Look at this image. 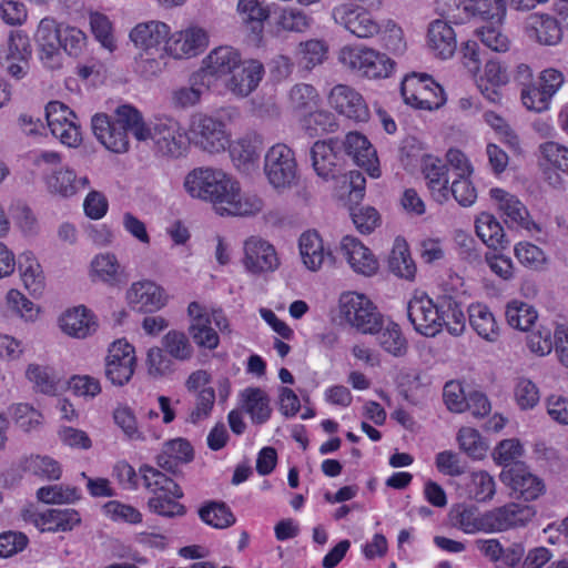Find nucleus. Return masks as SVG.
I'll list each match as a JSON object with an SVG mask.
<instances>
[{
    "label": "nucleus",
    "instance_id": "f257e3e1",
    "mask_svg": "<svg viewBox=\"0 0 568 568\" xmlns=\"http://www.w3.org/2000/svg\"><path fill=\"white\" fill-rule=\"evenodd\" d=\"M184 189L192 197L210 202L220 215H255L264 206L260 196L242 194L239 182L219 169L192 170L184 179Z\"/></svg>",
    "mask_w": 568,
    "mask_h": 568
},
{
    "label": "nucleus",
    "instance_id": "f03ea898",
    "mask_svg": "<svg viewBox=\"0 0 568 568\" xmlns=\"http://www.w3.org/2000/svg\"><path fill=\"white\" fill-rule=\"evenodd\" d=\"M91 124L95 138L114 153H124L129 150V132L138 141H146L150 135L142 114L129 104L118 106L112 116L105 113L95 114Z\"/></svg>",
    "mask_w": 568,
    "mask_h": 568
},
{
    "label": "nucleus",
    "instance_id": "7ed1b4c3",
    "mask_svg": "<svg viewBox=\"0 0 568 568\" xmlns=\"http://www.w3.org/2000/svg\"><path fill=\"white\" fill-rule=\"evenodd\" d=\"M140 473L145 488L154 494L148 503L152 511L165 517L184 515L185 507L175 500L183 497V491L173 479L148 465L141 466Z\"/></svg>",
    "mask_w": 568,
    "mask_h": 568
},
{
    "label": "nucleus",
    "instance_id": "20e7f679",
    "mask_svg": "<svg viewBox=\"0 0 568 568\" xmlns=\"http://www.w3.org/2000/svg\"><path fill=\"white\" fill-rule=\"evenodd\" d=\"M341 317L363 334H375L383 327V316L364 294L343 293L339 297Z\"/></svg>",
    "mask_w": 568,
    "mask_h": 568
},
{
    "label": "nucleus",
    "instance_id": "39448f33",
    "mask_svg": "<svg viewBox=\"0 0 568 568\" xmlns=\"http://www.w3.org/2000/svg\"><path fill=\"white\" fill-rule=\"evenodd\" d=\"M400 93L406 104L420 110H437L446 102L444 89L425 73L406 75L402 81Z\"/></svg>",
    "mask_w": 568,
    "mask_h": 568
},
{
    "label": "nucleus",
    "instance_id": "423d86ee",
    "mask_svg": "<svg viewBox=\"0 0 568 568\" xmlns=\"http://www.w3.org/2000/svg\"><path fill=\"white\" fill-rule=\"evenodd\" d=\"M264 173L268 183L278 192L295 185L297 163L293 150L281 143L273 145L265 154Z\"/></svg>",
    "mask_w": 568,
    "mask_h": 568
},
{
    "label": "nucleus",
    "instance_id": "0eeeda50",
    "mask_svg": "<svg viewBox=\"0 0 568 568\" xmlns=\"http://www.w3.org/2000/svg\"><path fill=\"white\" fill-rule=\"evenodd\" d=\"M149 139L153 141L155 153L178 159L182 156L187 148L185 132L180 122L173 118L158 119L150 129Z\"/></svg>",
    "mask_w": 568,
    "mask_h": 568
},
{
    "label": "nucleus",
    "instance_id": "6e6552de",
    "mask_svg": "<svg viewBox=\"0 0 568 568\" xmlns=\"http://www.w3.org/2000/svg\"><path fill=\"white\" fill-rule=\"evenodd\" d=\"M190 132L195 145L209 153H220L230 145V135L225 124L214 116L195 115Z\"/></svg>",
    "mask_w": 568,
    "mask_h": 568
},
{
    "label": "nucleus",
    "instance_id": "1a4fd4ad",
    "mask_svg": "<svg viewBox=\"0 0 568 568\" xmlns=\"http://www.w3.org/2000/svg\"><path fill=\"white\" fill-rule=\"evenodd\" d=\"M332 18L335 23L357 38H372L381 30V24L371 12L357 4L342 3L336 6L332 10Z\"/></svg>",
    "mask_w": 568,
    "mask_h": 568
},
{
    "label": "nucleus",
    "instance_id": "9d476101",
    "mask_svg": "<svg viewBox=\"0 0 568 568\" xmlns=\"http://www.w3.org/2000/svg\"><path fill=\"white\" fill-rule=\"evenodd\" d=\"M48 126L53 136L68 146H77L81 142V132L75 123V113L60 101H51L45 106Z\"/></svg>",
    "mask_w": 568,
    "mask_h": 568
},
{
    "label": "nucleus",
    "instance_id": "9b49d317",
    "mask_svg": "<svg viewBox=\"0 0 568 568\" xmlns=\"http://www.w3.org/2000/svg\"><path fill=\"white\" fill-rule=\"evenodd\" d=\"M134 347L125 339H118L109 347V354L105 361V376L116 386L126 384L135 367Z\"/></svg>",
    "mask_w": 568,
    "mask_h": 568
},
{
    "label": "nucleus",
    "instance_id": "f8f14e48",
    "mask_svg": "<svg viewBox=\"0 0 568 568\" xmlns=\"http://www.w3.org/2000/svg\"><path fill=\"white\" fill-rule=\"evenodd\" d=\"M407 316L415 331L428 337L440 332L439 303L434 304L427 295L414 296L407 304Z\"/></svg>",
    "mask_w": 568,
    "mask_h": 568
},
{
    "label": "nucleus",
    "instance_id": "ddd939ff",
    "mask_svg": "<svg viewBox=\"0 0 568 568\" xmlns=\"http://www.w3.org/2000/svg\"><path fill=\"white\" fill-rule=\"evenodd\" d=\"M499 478L510 487L516 498L525 501L535 500L545 491L544 481L520 463L514 464L509 469H503Z\"/></svg>",
    "mask_w": 568,
    "mask_h": 568
},
{
    "label": "nucleus",
    "instance_id": "4468645a",
    "mask_svg": "<svg viewBox=\"0 0 568 568\" xmlns=\"http://www.w3.org/2000/svg\"><path fill=\"white\" fill-rule=\"evenodd\" d=\"M328 103L337 113L355 122H366L369 119L364 98L348 85H335L329 92Z\"/></svg>",
    "mask_w": 568,
    "mask_h": 568
},
{
    "label": "nucleus",
    "instance_id": "2eb2a0df",
    "mask_svg": "<svg viewBox=\"0 0 568 568\" xmlns=\"http://www.w3.org/2000/svg\"><path fill=\"white\" fill-rule=\"evenodd\" d=\"M243 265L252 274H262L274 272L280 265V260L271 243L252 236L244 243Z\"/></svg>",
    "mask_w": 568,
    "mask_h": 568
},
{
    "label": "nucleus",
    "instance_id": "dca6fc26",
    "mask_svg": "<svg viewBox=\"0 0 568 568\" xmlns=\"http://www.w3.org/2000/svg\"><path fill=\"white\" fill-rule=\"evenodd\" d=\"M240 52L230 45H221L213 49L203 60L202 67L197 70L203 73L204 80L212 88L214 80L230 75L242 62Z\"/></svg>",
    "mask_w": 568,
    "mask_h": 568
},
{
    "label": "nucleus",
    "instance_id": "f3484780",
    "mask_svg": "<svg viewBox=\"0 0 568 568\" xmlns=\"http://www.w3.org/2000/svg\"><path fill=\"white\" fill-rule=\"evenodd\" d=\"M490 196L498 202V209L505 216L504 222L509 229H524L527 231L537 229L536 223L530 219L527 207L515 195L496 187L490 190Z\"/></svg>",
    "mask_w": 568,
    "mask_h": 568
},
{
    "label": "nucleus",
    "instance_id": "a211bd4d",
    "mask_svg": "<svg viewBox=\"0 0 568 568\" xmlns=\"http://www.w3.org/2000/svg\"><path fill=\"white\" fill-rule=\"evenodd\" d=\"M535 515L534 507L515 503L489 510V532L506 531L514 527L525 526Z\"/></svg>",
    "mask_w": 568,
    "mask_h": 568
},
{
    "label": "nucleus",
    "instance_id": "6ab92c4d",
    "mask_svg": "<svg viewBox=\"0 0 568 568\" xmlns=\"http://www.w3.org/2000/svg\"><path fill=\"white\" fill-rule=\"evenodd\" d=\"M346 154L372 178L379 176L378 159L369 141L361 133L349 132L343 142Z\"/></svg>",
    "mask_w": 568,
    "mask_h": 568
},
{
    "label": "nucleus",
    "instance_id": "aec40b11",
    "mask_svg": "<svg viewBox=\"0 0 568 568\" xmlns=\"http://www.w3.org/2000/svg\"><path fill=\"white\" fill-rule=\"evenodd\" d=\"M207 43L206 33L201 28H190L174 33L165 42V52L174 59L199 54Z\"/></svg>",
    "mask_w": 568,
    "mask_h": 568
},
{
    "label": "nucleus",
    "instance_id": "412c9836",
    "mask_svg": "<svg viewBox=\"0 0 568 568\" xmlns=\"http://www.w3.org/2000/svg\"><path fill=\"white\" fill-rule=\"evenodd\" d=\"M264 73L263 64L256 60L242 61L226 81V88L237 97H247L258 85Z\"/></svg>",
    "mask_w": 568,
    "mask_h": 568
},
{
    "label": "nucleus",
    "instance_id": "4be33fe9",
    "mask_svg": "<svg viewBox=\"0 0 568 568\" xmlns=\"http://www.w3.org/2000/svg\"><path fill=\"white\" fill-rule=\"evenodd\" d=\"M129 304L139 312L152 313L165 305V297L160 286L151 281L133 283L126 292Z\"/></svg>",
    "mask_w": 568,
    "mask_h": 568
},
{
    "label": "nucleus",
    "instance_id": "5701e85b",
    "mask_svg": "<svg viewBox=\"0 0 568 568\" xmlns=\"http://www.w3.org/2000/svg\"><path fill=\"white\" fill-rule=\"evenodd\" d=\"M341 252L351 267L358 274L371 276L378 270V262L369 248L354 236L346 235L343 237Z\"/></svg>",
    "mask_w": 568,
    "mask_h": 568
},
{
    "label": "nucleus",
    "instance_id": "b1692460",
    "mask_svg": "<svg viewBox=\"0 0 568 568\" xmlns=\"http://www.w3.org/2000/svg\"><path fill=\"white\" fill-rule=\"evenodd\" d=\"M261 151V136L257 134H247L231 145L230 155L239 171L244 174H250L257 166Z\"/></svg>",
    "mask_w": 568,
    "mask_h": 568
},
{
    "label": "nucleus",
    "instance_id": "393cba45",
    "mask_svg": "<svg viewBox=\"0 0 568 568\" xmlns=\"http://www.w3.org/2000/svg\"><path fill=\"white\" fill-rule=\"evenodd\" d=\"M427 42L434 54L443 60L454 55L457 49L456 32L445 20H434L428 26Z\"/></svg>",
    "mask_w": 568,
    "mask_h": 568
},
{
    "label": "nucleus",
    "instance_id": "a878e982",
    "mask_svg": "<svg viewBox=\"0 0 568 568\" xmlns=\"http://www.w3.org/2000/svg\"><path fill=\"white\" fill-rule=\"evenodd\" d=\"M93 281H101L109 286L128 283V275L113 253H100L91 262Z\"/></svg>",
    "mask_w": 568,
    "mask_h": 568
},
{
    "label": "nucleus",
    "instance_id": "bb28decb",
    "mask_svg": "<svg viewBox=\"0 0 568 568\" xmlns=\"http://www.w3.org/2000/svg\"><path fill=\"white\" fill-rule=\"evenodd\" d=\"M44 182L51 194L62 197L73 196L79 191L89 186V179L87 176L77 178L75 172L68 168L53 170L51 173L45 174Z\"/></svg>",
    "mask_w": 568,
    "mask_h": 568
},
{
    "label": "nucleus",
    "instance_id": "cd10ccee",
    "mask_svg": "<svg viewBox=\"0 0 568 568\" xmlns=\"http://www.w3.org/2000/svg\"><path fill=\"white\" fill-rule=\"evenodd\" d=\"M170 29L161 21H148L136 24L130 32L134 45L144 51L161 49L160 44L166 42Z\"/></svg>",
    "mask_w": 568,
    "mask_h": 568
},
{
    "label": "nucleus",
    "instance_id": "c85d7f7f",
    "mask_svg": "<svg viewBox=\"0 0 568 568\" xmlns=\"http://www.w3.org/2000/svg\"><path fill=\"white\" fill-rule=\"evenodd\" d=\"M526 30L530 38L545 45L557 44L562 37V27L549 14H530L526 20Z\"/></svg>",
    "mask_w": 568,
    "mask_h": 568
},
{
    "label": "nucleus",
    "instance_id": "c756f323",
    "mask_svg": "<svg viewBox=\"0 0 568 568\" xmlns=\"http://www.w3.org/2000/svg\"><path fill=\"white\" fill-rule=\"evenodd\" d=\"M62 331L77 338H85L97 331L94 315L85 307L78 306L67 311L60 318Z\"/></svg>",
    "mask_w": 568,
    "mask_h": 568
},
{
    "label": "nucleus",
    "instance_id": "7c9ffc66",
    "mask_svg": "<svg viewBox=\"0 0 568 568\" xmlns=\"http://www.w3.org/2000/svg\"><path fill=\"white\" fill-rule=\"evenodd\" d=\"M454 527L466 534L489 532L488 511L480 514L476 506L457 505L449 514Z\"/></svg>",
    "mask_w": 568,
    "mask_h": 568
},
{
    "label": "nucleus",
    "instance_id": "2f4dec72",
    "mask_svg": "<svg viewBox=\"0 0 568 568\" xmlns=\"http://www.w3.org/2000/svg\"><path fill=\"white\" fill-rule=\"evenodd\" d=\"M476 233L490 248L505 250L510 245L500 222L490 213H480L475 222Z\"/></svg>",
    "mask_w": 568,
    "mask_h": 568
},
{
    "label": "nucleus",
    "instance_id": "473e14b6",
    "mask_svg": "<svg viewBox=\"0 0 568 568\" xmlns=\"http://www.w3.org/2000/svg\"><path fill=\"white\" fill-rule=\"evenodd\" d=\"M333 140L317 141L311 149L312 165L318 176L324 180L335 179L337 175V155Z\"/></svg>",
    "mask_w": 568,
    "mask_h": 568
},
{
    "label": "nucleus",
    "instance_id": "72a5a7b5",
    "mask_svg": "<svg viewBox=\"0 0 568 568\" xmlns=\"http://www.w3.org/2000/svg\"><path fill=\"white\" fill-rule=\"evenodd\" d=\"M242 407L251 417L253 424L266 423L272 413L270 397L260 387H247L241 393Z\"/></svg>",
    "mask_w": 568,
    "mask_h": 568
},
{
    "label": "nucleus",
    "instance_id": "f704fd0d",
    "mask_svg": "<svg viewBox=\"0 0 568 568\" xmlns=\"http://www.w3.org/2000/svg\"><path fill=\"white\" fill-rule=\"evenodd\" d=\"M210 83L204 80L203 73H192L189 85L175 89L172 92V104L178 109H187L196 105L204 92L210 91Z\"/></svg>",
    "mask_w": 568,
    "mask_h": 568
},
{
    "label": "nucleus",
    "instance_id": "c9c22d12",
    "mask_svg": "<svg viewBox=\"0 0 568 568\" xmlns=\"http://www.w3.org/2000/svg\"><path fill=\"white\" fill-rule=\"evenodd\" d=\"M469 323L474 331L486 341L497 339L498 325L489 307L485 304L476 303L468 307Z\"/></svg>",
    "mask_w": 568,
    "mask_h": 568
},
{
    "label": "nucleus",
    "instance_id": "e433bc0d",
    "mask_svg": "<svg viewBox=\"0 0 568 568\" xmlns=\"http://www.w3.org/2000/svg\"><path fill=\"white\" fill-rule=\"evenodd\" d=\"M389 271L398 277L413 280L416 273V265L413 261L408 245L404 239L397 237L388 257Z\"/></svg>",
    "mask_w": 568,
    "mask_h": 568
},
{
    "label": "nucleus",
    "instance_id": "4c0bfd02",
    "mask_svg": "<svg viewBox=\"0 0 568 568\" xmlns=\"http://www.w3.org/2000/svg\"><path fill=\"white\" fill-rule=\"evenodd\" d=\"M300 252L303 263L311 271H317L329 253H325L323 241L317 232H306L300 237Z\"/></svg>",
    "mask_w": 568,
    "mask_h": 568
},
{
    "label": "nucleus",
    "instance_id": "58836bf2",
    "mask_svg": "<svg viewBox=\"0 0 568 568\" xmlns=\"http://www.w3.org/2000/svg\"><path fill=\"white\" fill-rule=\"evenodd\" d=\"M440 328L446 326L452 335L458 336L465 331L466 317L460 304L450 296H444L439 301Z\"/></svg>",
    "mask_w": 568,
    "mask_h": 568
},
{
    "label": "nucleus",
    "instance_id": "ea45409f",
    "mask_svg": "<svg viewBox=\"0 0 568 568\" xmlns=\"http://www.w3.org/2000/svg\"><path fill=\"white\" fill-rule=\"evenodd\" d=\"M290 108L300 115H306L317 108L318 94L316 89L306 83L294 85L288 93Z\"/></svg>",
    "mask_w": 568,
    "mask_h": 568
},
{
    "label": "nucleus",
    "instance_id": "a19ab883",
    "mask_svg": "<svg viewBox=\"0 0 568 568\" xmlns=\"http://www.w3.org/2000/svg\"><path fill=\"white\" fill-rule=\"evenodd\" d=\"M302 128L308 136L315 138L334 132L337 129V122L333 113L316 108L304 115Z\"/></svg>",
    "mask_w": 568,
    "mask_h": 568
},
{
    "label": "nucleus",
    "instance_id": "79ce46f5",
    "mask_svg": "<svg viewBox=\"0 0 568 568\" xmlns=\"http://www.w3.org/2000/svg\"><path fill=\"white\" fill-rule=\"evenodd\" d=\"M200 518L217 529H224L235 524V516L225 503L211 501L199 510Z\"/></svg>",
    "mask_w": 568,
    "mask_h": 568
},
{
    "label": "nucleus",
    "instance_id": "37998d69",
    "mask_svg": "<svg viewBox=\"0 0 568 568\" xmlns=\"http://www.w3.org/2000/svg\"><path fill=\"white\" fill-rule=\"evenodd\" d=\"M376 334L379 346L388 354L400 357L407 353V341L396 323L390 322L384 329L382 327Z\"/></svg>",
    "mask_w": 568,
    "mask_h": 568
},
{
    "label": "nucleus",
    "instance_id": "c03bdc74",
    "mask_svg": "<svg viewBox=\"0 0 568 568\" xmlns=\"http://www.w3.org/2000/svg\"><path fill=\"white\" fill-rule=\"evenodd\" d=\"M43 525H50L49 531H68L81 521L80 515L75 509H49L41 515Z\"/></svg>",
    "mask_w": 568,
    "mask_h": 568
},
{
    "label": "nucleus",
    "instance_id": "a18cd8bd",
    "mask_svg": "<svg viewBox=\"0 0 568 568\" xmlns=\"http://www.w3.org/2000/svg\"><path fill=\"white\" fill-rule=\"evenodd\" d=\"M168 57L164 48L141 52L135 61L136 71L145 79L158 77L165 69Z\"/></svg>",
    "mask_w": 568,
    "mask_h": 568
},
{
    "label": "nucleus",
    "instance_id": "49530a36",
    "mask_svg": "<svg viewBox=\"0 0 568 568\" xmlns=\"http://www.w3.org/2000/svg\"><path fill=\"white\" fill-rule=\"evenodd\" d=\"M164 351L175 361L184 362L192 357L193 347L187 336L180 331H170L161 339Z\"/></svg>",
    "mask_w": 568,
    "mask_h": 568
},
{
    "label": "nucleus",
    "instance_id": "de8ad7c7",
    "mask_svg": "<svg viewBox=\"0 0 568 568\" xmlns=\"http://www.w3.org/2000/svg\"><path fill=\"white\" fill-rule=\"evenodd\" d=\"M505 315L508 324L519 331H528L538 317L532 306L517 301L507 305Z\"/></svg>",
    "mask_w": 568,
    "mask_h": 568
},
{
    "label": "nucleus",
    "instance_id": "09e8293b",
    "mask_svg": "<svg viewBox=\"0 0 568 568\" xmlns=\"http://www.w3.org/2000/svg\"><path fill=\"white\" fill-rule=\"evenodd\" d=\"M37 498L44 504H72L81 498L77 487L50 485L38 489Z\"/></svg>",
    "mask_w": 568,
    "mask_h": 568
},
{
    "label": "nucleus",
    "instance_id": "8fccbe9b",
    "mask_svg": "<svg viewBox=\"0 0 568 568\" xmlns=\"http://www.w3.org/2000/svg\"><path fill=\"white\" fill-rule=\"evenodd\" d=\"M467 493L471 499L478 503L489 501L496 493L495 480L485 470L473 473L467 485Z\"/></svg>",
    "mask_w": 568,
    "mask_h": 568
},
{
    "label": "nucleus",
    "instance_id": "3c124183",
    "mask_svg": "<svg viewBox=\"0 0 568 568\" xmlns=\"http://www.w3.org/2000/svg\"><path fill=\"white\" fill-rule=\"evenodd\" d=\"M375 57V50L364 47H344L339 51V61L348 69L364 77L369 59Z\"/></svg>",
    "mask_w": 568,
    "mask_h": 568
},
{
    "label": "nucleus",
    "instance_id": "603ef678",
    "mask_svg": "<svg viewBox=\"0 0 568 568\" xmlns=\"http://www.w3.org/2000/svg\"><path fill=\"white\" fill-rule=\"evenodd\" d=\"M26 374L39 392L48 395L55 394L58 377L51 367L30 364Z\"/></svg>",
    "mask_w": 568,
    "mask_h": 568
},
{
    "label": "nucleus",
    "instance_id": "864d4df0",
    "mask_svg": "<svg viewBox=\"0 0 568 568\" xmlns=\"http://www.w3.org/2000/svg\"><path fill=\"white\" fill-rule=\"evenodd\" d=\"M239 13L243 22L251 24L253 32H261L264 20L268 17V11L258 0H240L237 4Z\"/></svg>",
    "mask_w": 568,
    "mask_h": 568
},
{
    "label": "nucleus",
    "instance_id": "5fc2aeb1",
    "mask_svg": "<svg viewBox=\"0 0 568 568\" xmlns=\"http://www.w3.org/2000/svg\"><path fill=\"white\" fill-rule=\"evenodd\" d=\"M26 469L48 480H58L62 470L57 460L49 456H31L26 462Z\"/></svg>",
    "mask_w": 568,
    "mask_h": 568
},
{
    "label": "nucleus",
    "instance_id": "6e6d98bb",
    "mask_svg": "<svg viewBox=\"0 0 568 568\" xmlns=\"http://www.w3.org/2000/svg\"><path fill=\"white\" fill-rule=\"evenodd\" d=\"M149 374L153 377H162L175 371L174 358L163 347H152L146 357Z\"/></svg>",
    "mask_w": 568,
    "mask_h": 568
},
{
    "label": "nucleus",
    "instance_id": "4d7b16f0",
    "mask_svg": "<svg viewBox=\"0 0 568 568\" xmlns=\"http://www.w3.org/2000/svg\"><path fill=\"white\" fill-rule=\"evenodd\" d=\"M457 440L460 449L473 459H480L485 456L487 446L476 429L469 427L462 428L458 432Z\"/></svg>",
    "mask_w": 568,
    "mask_h": 568
},
{
    "label": "nucleus",
    "instance_id": "13d9d810",
    "mask_svg": "<svg viewBox=\"0 0 568 568\" xmlns=\"http://www.w3.org/2000/svg\"><path fill=\"white\" fill-rule=\"evenodd\" d=\"M90 27L95 39L109 51L115 49V40L112 33V24L109 18L99 12L90 13Z\"/></svg>",
    "mask_w": 568,
    "mask_h": 568
},
{
    "label": "nucleus",
    "instance_id": "bf43d9fd",
    "mask_svg": "<svg viewBox=\"0 0 568 568\" xmlns=\"http://www.w3.org/2000/svg\"><path fill=\"white\" fill-rule=\"evenodd\" d=\"M518 261L535 271H540L546 264V256L541 248L529 242H520L515 246Z\"/></svg>",
    "mask_w": 568,
    "mask_h": 568
},
{
    "label": "nucleus",
    "instance_id": "052dcab7",
    "mask_svg": "<svg viewBox=\"0 0 568 568\" xmlns=\"http://www.w3.org/2000/svg\"><path fill=\"white\" fill-rule=\"evenodd\" d=\"M6 303L13 314L26 321H33L39 313L34 303L17 290H10L7 293Z\"/></svg>",
    "mask_w": 568,
    "mask_h": 568
},
{
    "label": "nucleus",
    "instance_id": "680f3d73",
    "mask_svg": "<svg viewBox=\"0 0 568 568\" xmlns=\"http://www.w3.org/2000/svg\"><path fill=\"white\" fill-rule=\"evenodd\" d=\"M61 48L71 57H79L87 43V36L75 27L62 26L60 34Z\"/></svg>",
    "mask_w": 568,
    "mask_h": 568
},
{
    "label": "nucleus",
    "instance_id": "e2e57ef3",
    "mask_svg": "<svg viewBox=\"0 0 568 568\" xmlns=\"http://www.w3.org/2000/svg\"><path fill=\"white\" fill-rule=\"evenodd\" d=\"M523 455V446L516 438L501 440L494 449V460L504 466V469H509L514 466L513 463Z\"/></svg>",
    "mask_w": 568,
    "mask_h": 568
},
{
    "label": "nucleus",
    "instance_id": "0e129e2a",
    "mask_svg": "<svg viewBox=\"0 0 568 568\" xmlns=\"http://www.w3.org/2000/svg\"><path fill=\"white\" fill-rule=\"evenodd\" d=\"M466 9L487 20L500 21L505 14L504 0H469Z\"/></svg>",
    "mask_w": 568,
    "mask_h": 568
},
{
    "label": "nucleus",
    "instance_id": "69168bd1",
    "mask_svg": "<svg viewBox=\"0 0 568 568\" xmlns=\"http://www.w3.org/2000/svg\"><path fill=\"white\" fill-rule=\"evenodd\" d=\"M542 160L554 169L561 172L568 170V149L561 144L549 141L539 146Z\"/></svg>",
    "mask_w": 568,
    "mask_h": 568
},
{
    "label": "nucleus",
    "instance_id": "338daca9",
    "mask_svg": "<svg viewBox=\"0 0 568 568\" xmlns=\"http://www.w3.org/2000/svg\"><path fill=\"white\" fill-rule=\"evenodd\" d=\"M311 22L312 18L304 11L296 8H287L281 12L277 24L286 31L304 32L311 27Z\"/></svg>",
    "mask_w": 568,
    "mask_h": 568
},
{
    "label": "nucleus",
    "instance_id": "774afa93",
    "mask_svg": "<svg viewBox=\"0 0 568 568\" xmlns=\"http://www.w3.org/2000/svg\"><path fill=\"white\" fill-rule=\"evenodd\" d=\"M32 57V48L29 37L22 31H11L8 41L7 61L29 60Z\"/></svg>",
    "mask_w": 568,
    "mask_h": 568
}]
</instances>
